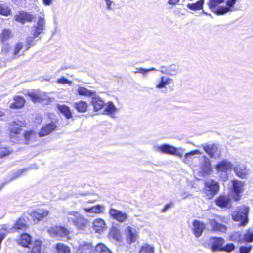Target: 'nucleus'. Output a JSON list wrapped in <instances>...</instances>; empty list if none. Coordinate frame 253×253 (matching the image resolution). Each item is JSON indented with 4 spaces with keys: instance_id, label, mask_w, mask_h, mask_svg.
<instances>
[{
    "instance_id": "1",
    "label": "nucleus",
    "mask_w": 253,
    "mask_h": 253,
    "mask_svg": "<svg viewBox=\"0 0 253 253\" xmlns=\"http://www.w3.org/2000/svg\"><path fill=\"white\" fill-rule=\"evenodd\" d=\"M236 0H209L207 5L212 12L217 15H222L231 11Z\"/></svg>"
},
{
    "instance_id": "2",
    "label": "nucleus",
    "mask_w": 253,
    "mask_h": 253,
    "mask_svg": "<svg viewBox=\"0 0 253 253\" xmlns=\"http://www.w3.org/2000/svg\"><path fill=\"white\" fill-rule=\"evenodd\" d=\"M65 219L73 225L78 230H84L88 225V221L77 211H68L65 213Z\"/></svg>"
},
{
    "instance_id": "3",
    "label": "nucleus",
    "mask_w": 253,
    "mask_h": 253,
    "mask_svg": "<svg viewBox=\"0 0 253 253\" xmlns=\"http://www.w3.org/2000/svg\"><path fill=\"white\" fill-rule=\"evenodd\" d=\"M14 36L13 33L10 28H4L0 33V45L1 46V53L5 55H8L11 48L7 42Z\"/></svg>"
},
{
    "instance_id": "4",
    "label": "nucleus",
    "mask_w": 253,
    "mask_h": 253,
    "mask_svg": "<svg viewBox=\"0 0 253 253\" xmlns=\"http://www.w3.org/2000/svg\"><path fill=\"white\" fill-rule=\"evenodd\" d=\"M249 209L248 207L245 206L237 208L236 210L232 212L231 214L233 220L240 222V226H245L248 222V213Z\"/></svg>"
},
{
    "instance_id": "5",
    "label": "nucleus",
    "mask_w": 253,
    "mask_h": 253,
    "mask_svg": "<svg viewBox=\"0 0 253 253\" xmlns=\"http://www.w3.org/2000/svg\"><path fill=\"white\" fill-rule=\"evenodd\" d=\"M156 151L161 153L175 155L181 157L185 152V149L181 148H176L167 144L158 145L154 147Z\"/></svg>"
},
{
    "instance_id": "6",
    "label": "nucleus",
    "mask_w": 253,
    "mask_h": 253,
    "mask_svg": "<svg viewBox=\"0 0 253 253\" xmlns=\"http://www.w3.org/2000/svg\"><path fill=\"white\" fill-rule=\"evenodd\" d=\"M232 185L234 193L233 195V199L235 201H238L240 199L242 194L244 191L245 183L238 180H233L232 181Z\"/></svg>"
},
{
    "instance_id": "7",
    "label": "nucleus",
    "mask_w": 253,
    "mask_h": 253,
    "mask_svg": "<svg viewBox=\"0 0 253 253\" xmlns=\"http://www.w3.org/2000/svg\"><path fill=\"white\" fill-rule=\"evenodd\" d=\"M26 96L29 97L34 103H42L49 99L45 92H42L38 90L27 92Z\"/></svg>"
},
{
    "instance_id": "8",
    "label": "nucleus",
    "mask_w": 253,
    "mask_h": 253,
    "mask_svg": "<svg viewBox=\"0 0 253 253\" xmlns=\"http://www.w3.org/2000/svg\"><path fill=\"white\" fill-rule=\"evenodd\" d=\"M219 185L217 182L210 179L205 182V193L208 198H212L218 191Z\"/></svg>"
},
{
    "instance_id": "9",
    "label": "nucleus",
    "mask_w": 253,
    "mask_h": 253,
    "mask_svg": "<svg viewBox=\"0 0 253 253\" xmlns=\"http://www.w3.org/2000/svg\"><path fill=\"white\" fill-rule=\"evenodd\" d=\"M224 242V239L221 237H213L209 239L208 246L213 252L222 251Z\"/></svg>"
},
{
    "instance_id": "10",
    "label": "nucleus",
    "mask_w": 253,
    "mask_h": 253,
    "mask_svg": "<svg viewBox=\"0 0 253 253\" xmlns=\"http://www.w3.org/2000/svg\"><path fill=\"white\" fill-rule=\"evenodd\" d=\"M35 18V16L30 13L21 11L15 16V20L20 23L24 24L26 22H32Z\"/></svg>"
},
{
    "instance_id": "11",
    "label": "nucleus",
    "mask_w": 253,
    "mask_h": 253,
    "mask_svg": "<svg viewBox=\"0 0 253 253\" xmlns=\"http://www.w3.org/2000/svg\"><path fill=\"white\" fill-rule=\"evenodd\" d=\"M109 214L114 219L120 222H125L128 218V216L125 212L114 208L110 209Z\"/></svg>"
},
{
    "instance_id": "12",
    "label": "nucleus",
    "mask_w": 253,
    "mask_h": 253,
    "mask_svg": "<svg viewBox=\"0 0 253 253\" xmlns=\"http://www.w3.org/2000/svg\"><path fill=\"white\" fill-rule=\"evenodd\" d=\"M45 25L44 19L39 17L36 24L33 26V36L34 38L38 37L44 30Z\"/></svg>"
},
{
    "instance_id": "13",
    "label": "nucleus",
    "mask_w": 253,
    "mask_h": 253,
    "mask_svg": "<svg viewBox=\"0 0 253 253\" xmlns=\"http://www.w3.org/2000/svg\"><path fill=\"white\" fill-rule=\"evenodd\" d=\"M202 147L206 153L211 158L219 157L220 155L218 153V148L215 144H209L207 143L202 145Z\"/></svg>"
},
{
    "instance_id": "14",
    "label": "nucleus",
    "mask_w": 253,
    "mask_h": 253,
    "mask_svg": "<svg viewBox=\"0 0 253 253\" xmlns=\"http://www.w3.org/2000/svg\"><path fill=\"white\" fill-rule=\"evenodd\" d=\"M125 231L127 242L129 244L135 242L137 240L138 234L136 228L128 226Z\"/></svg>"
},
{
    "instance_id": "15",
    "label": "nucleus",
    "mask_w": 253,
    "mask_h": 253,
    "mask_svg": "<svg viewBox=\"0 0 253 253\" xmlns=\"http://www.w3.org/2000/svg\"><path fill=\"white\" fill-rule=\"evenodd\" d=\"M23 48V43L22 42H16L13 46L12 51L10 52V59L15 60L19 58L22 54H20V51Z\"/></svg>"
},
{
    "instance_id": "16",
    "label": "nucleus",
    "mask_w": 253,
    "mask_h": 253,
    "mask_svg": "<svg viewBox=\"0 0 253 253\" xmlns=\"http://www.w3.org/2000/svg\"><path fill=\"white\" fill-rule=\"evenodd\" d=\"M193 233L195 236L198 238L201 236L203 230L206 228L205 224L203 222L197 220H195L193 223Z\"/></svg>"
},
{
    "instance_id": "17",
    "label": "nucleus",
    "mask_w": 253,
    "mask_h": 253,
    "mask_svg": "<svg viewBox=\"0 0 253 253\" xmlns=\"http://www.w3.org/2000/svg\"><path fill=\"white\" fill-rule=\"evenodd\" d=\"M48 211L46 209H38L31 213V216L34 219L39 221L42 220L48 215Z\"/></svg>"
},
{
    "instance_id": "18",
    "label": "nucleus",
    "mask_w": 253,
    "mask_h": 253,
    "mask_svg": "<svg viewBox=\"0 0 253 253\" xmlns=\"http://www.w3.org/2000/svg\"><path fill=\"white\" fill-rule=\"evenodd\" d=\"M27 228L25 220L23 219H19L16 222L14 227L13 228L7 229L6 225H3L2 229L8 232H13L17 230H24Z\"/></svg>"
},
{
    "instance_id": "19",
    "label": "nucleus",
    "mask_w": 253,
    "mask_h": 253,
    "mask_svg": "<svg viewBox=\"0 0 253 253\" xmlns=\"http://www.w3.org/2000/svg\"><path fill=\"white\" fill-rule=\"evenodd\" d=\"M233 168V164L228 160H223L219 162L216 166L218 171L225 172L231 170Z\"/></svg>"
},
{
    "instance_id": "20",
    "label": "nucleus",
    "mask_w": 253,
    "mask_h": 253,
    "mask_svg": "<svg viewBox=\"0 0 253 253\" xmlns=\"http://www.w3.org/2000/svg\"><path fill=\"white\" fill-rule=\"evenodd\" d=\"M26 103L25 99L21 96H15L13 97V102L10 104L9 107L13 109L23 108Z\"/></svg>"
},
{
    "instance_id": "21",
    "label": "nucleus",
    "mask_w": 253,
    "mask_h": 253,
    "mask_svg": "<svg viewBox=\"0 0 253 253\" xmlns=\"http://www.w3.org/2000/svg\"><path fill=\"white\" fill-rule=\"evenodd\" d=\"M209 224L211 227L213 231L224 233L227 230L225 225L219 223L215 219H209Z\"/></svg>"
},
{
    "instance_id": "22",
    "label": "nucleus",
    "mask_w": 253,
    "mask_h": 253,
    "mask_svg": "<svg viewBox=\"0 0 253 253\" xmlns=\"http://www.w3.org/2000/svg\"><path fill=\"white\" fill-rule=\"evenodd\" d=\"M93 228L96 232H103L106 229L105 221L102 219H96L93 222Z\"/></svg>"
},
{
    "instance_id": "23",
    "label": "nucleus",
    "mask_w": 253,
    "mask_h": 253,
    "mask_svg": "<svg viewBox=\"0 0 253 253\" xmlns=\"http://www.w3.org/2000/svg\"><path fill=\"white\" fill-rule=\"evenodd\" d=\"M77 253H96L95 248L90 243L81 244L77 251Z\"/></svg>"
},
{
    "instance_id": "24",
    "label": "nucleus",
    "mask_w": 253,
    "mask_h": 253,
    "mask_svg": "<svg viewBox=\"0 0 253 253\" xmlns=\"http://www.w3.org/2000/svg\"><path fill=\"white\" fill-rule=\"evenodd\" d=\"M233 170L236 175L240 178H245L249 171L244 166H236L233 167Z\"/></svg>"
},
{
    "instance_id": "25",
    "label": "nucleus",
    "mask_w": 253,
    "mask_h": 253,
    "mask_svg": "<svg viewBox=\"0 0 253 253\" xmlns=\"http://www.w3.org/2000/svg\"><path fill=\"white\" fill-rule=\"evenodd\" d=\"M73 106L78 112L84 113L88 110L89 104L85 101L80 100L75 102Z\"/></svg>"
},
{
    "instance_id": "26",
    "label": "nucleus",
    "mask_w": 253,
    "mask_h": 253,
    "mask_svg": "<svg viewBox=\"0 0 253 253\" xmlns=\"http://www.w3.org/2000/svg\"><path fill=\"white\" fill-rule=\"evenodd\" d=\"M86 213H102L104 210L105 207L103 205H97L95 206L91 207L90 208H83Z\"/></svg>"
},
{
    "instance_id": "27",
    "label": "nucleus",
    "mask_w": 253,
    "mask_h": 253,
    "mask_svg": "<svg viewBox=\"0 0 253 253\" xmlns=\"http://www.w3.org/2000/svg\"><path fill=\"white\" fill-rule=\"evenodd\" d=\"M31 236L26 233L21 235L20 239L17 241V243L24 247H29V245L31 244Z\"/></svg>"
},
{
    "instance_id": "28",
    "label": "nucleus",
    "mask_w": 253,
    "mask_h": 253,
    "mask_svg": "<svg viewBox=\"0 0 253 253\" xmlns=\"http://www.w3.org/2000/svg\"><path fill=\"white\" fill-rule=\"evenodd\" d=\"M230 199L228 196L221 195L215 201L216 204L221 208H225L228 206L230 204Z\"/></svg>"
},
{
    "instance_id": "29",
    "label": "nucleus",
    "mask_w": 253,
    "mask_h": 253,
    "mask_svg": "<svg viewBox=\"0 0 253 253\" xmlns=\"http://www.w3.org/2000/svg\"><path fill=\"white\" fill-rule=\"evenodd\" d=\"M91 104L95 111H99L105 106L104 101L99 97H93L91 100Z\"/></svg>"
},
{
    "instance_id": "30",
    "label": "nucleus",
    "mask_w": 253,
    "mask_h": 253,
    "mask_svg": "<svg viewBox=\"0 0 253 253\" xmlns=\"http://www.w3.org/2000/svg\"><path fill=\"white\" fill-rule=\"evenodd\" d=\"M57 108L58 110L65 117L66 119L72 118V115L70 108L66 105H57Z\"/></svg>"
},
{
    "instance_id": "31",
    "label": "nucleus",
    "mask_w": 253,
    "mask_h": 253,
    "mask_svg": "<svg viewBox=\"0 0 253 253\" xmlns=\"http://www.w3.org/2000/svg\"><path fill=\"white\" fill-rule=\"evenodd\" d=\"M204 3V0H199L195 3L187 4V7L191 10H200L203 9Z\"/></svg>"
},
{
    "instance_id": "32",
    "label": "nucleus",
    "mask_w": 253,
    "mask_h": 253,
    "mask_svg": "<svg viewBox=\"0 0 253 253\" xmlns=\"http://www.w3.org/2000/svg\"><path fill=\"white\" fill-rule=\"evenodd\" d=\"M38 135L33 131L30 130L25 133L24 135V141L25 143L28 144L30 142L34 141L36 140Z\"/></svg>"
},
{
    "instance_id": "33",
    "label": "nucleus",
    "mask_w": 253,
    "mask_h": 253,
    "mask_svg": "<svg viewBox=\"0 0 253 253\" xmlns=\"http://www.w3.org/2000/svg\"><path fill=\"white\" fill-rule=\"evenodd\" d=\"M77 92L78 95L85 97H91L95 93L94 92L83 86H79L77 90Z\"/></svg>"
},
{
    "instance_id": "34",
    "label": "nucleus",
    "mask_w": 253,
    "mask_h": 253,
    "mask_svg": "<svg viewBox=\"0 0 253 253\" xmlns=\"http://www.w3.org/2000/svg\"><path fill=\"white\" fill-rule=\"evenodd\" d=\"M202 170L205 173H209L212 170L211 166L210 160L204 157V162L201 166Z\"/></svg>"
},
{
    "instance_id": "35",
    "label": "nucleus",
    "mask_w": 253,
    "mask_h": 253,
    "mask_svg": "<svg viewBox=\"0 0 253 253\" xmlns=\"http://www.w3.org/2000/svg\"><path fill=\"white\" fill-rule=\"evenodd\" d=\"M172 79L167 78L164 76L161 77L160 82L156 85V87L158 88H162L166 87V85L170 84Z\"/></svg>"
},
{
    "instance_id": "36",
    "label": "nucleus",
    "mask_w": 253,
    "mask_h": 253,
    "mask_svg": "<svg viewBox=\"0 0 253 253\" xmlns=\"http://www.w3.org/2000/svg\"><path fill=\"white\" fill-rule=\"evenodd\" d=\"M56 249L58 253H70L69 247L61 243L57 244Z\"/></svg>"
},
{
    "instance_id": "37",
    "label": "nucleus",
    "mask_w": 253,
    "mask_h": 253,
    "mask_svg": "<svg viewBox=\"0 0 253 253\" xmlns=\"http://www.w3.org/2000/svg\"><path fill=\"white\" fill-rule=\"evenodd\" d=\"M96 253H111V251L102 244H98L95 247Z\"/></svg>"
},
{
    "instance_id": "38",
    "label": "nucleus",
    "mask_w": 253,
    "mask_h": 253,
    "mask_svg": "<svg viewBox=\"0 0 253 253\" xmlns=\"http://www.w3.org/2000/svg\"><path fill=\"white\" fill-rule=\"evenodd\" d=\"M109 235L117 241H120L122 238L120 231L116 228L113 229L110 231Z\"/></svg>"
},
{
    "instance_id": "39",
    "label": "nucleus",
    "mask_w": 253,
    "mask_h": 253,
    "mask_svg": "<svg viewBox=\"0 0 253 253\" xmlns=\"http://www.w3.org/2000/svg\"><path fill=\"white\" fill-rule=\"evenodd\" d=\"M201 154V152L198 150H193L189 153H187L184 155L183 161L185 163H188L189 162L193 156Z\"/></svg>"
},
{
    "instance_id": "40",
    "label": "nucleus",
    "mask_w": 253,
    "mask_h": 253,
    "mask_svg": "<svg viewBox=\"0 0 253 253\" xmlns=\"http://www.w3.org/2000/svg\"><path fill=\"white\" fill-rule=\"evenodd\" d=\"M243 242H252L253 241V231L248 230L243 235Z\"/></svg>"
},
{
    "instance_id": "41",
    "label": "nucleus",
    "mask_w": 253,
    "mask_h": 253,
    "mask_svg": "<svg viewBox=\"0 0 253 253\" xmlns=\"http://www.w3.org/2000/svg\"><path fill=\"white\" fill-rule=\"evenodd\" d=\"M56 127H42L39 133V136L42 137L47 135L53 131Z\"/></svg>"
},
{
    "instance_id": "42",
    "label": "nucleus",
    "mask_w": 253,
    "mask_h": 253,
    "mask_svg": "<svg viewBox=\"0 0 253 253\" xmlns=\"http://www.w3.org/2000/svg\"><path fill=\"white\" fill-rule=\"evenodd\" d=\"M42 242L39 240L35 241L30 253H41Z\"/></svg>"
},
{
    "instance_id": "43",
    "label": "nucleus",
    "mask_w": 253,
    "mask_h": 253,
    "mask_svg": "<svg viewBox=\"0 0 253 253\" xmlns=\"http://www.w3.org/2000/svg\"><path fill=\"white\" fill-rule=\"evenodd\" d=\"M11 13V9L7 6L0 4V14L3 16H8Z\"/></svg>"
},
{
    "instance_id": "44",
    "label": "nucleus",
    "mask_w": 253,
    "mask_h": 253,
    "mask_svg": "<svg viewBox=\"0 0 253 253\" xmlns=\"http://www.w3.org/2000/svg\"><path fill=\"white\" fill-rule=\"evenodd\" d=\"M230 238L231 240L236 241L238 242H243V235L239 232H235L232 233Z\"/></svg>"
},
{
    "instance_id": "45",
    "label": "nucleus",
    "mask_w": 253,
    "mask_h": 253,
    "mask_svg": "<svg viewBox=\"0 0 253 253\" xmlns=\"http://www.w3.org/2000/svg\"><path fill=\"white\" fill-rule=\"evenodd\" d=\"M69 231L65 227L62 226H58L57 237H66L69 235Z\"/></svg>"
},
{
    "instance_id": "46",
    "label": "nucleus",
    "mask_w": 253,
    "mask_h": 253,
    "mask_svg": "<svg viewBox=\"0 0 253 253\" xmlns=\"http://www.w3.org/2000/svg\"><path fill=\"white\" fill-rule=\"evenodd\" d=\"M139 253H154L153 248L147 244L142 246Z\"/></svg>"
},
{
    "instance_id": "47",
    "label": "nucleus",
    "mask_w": 253,
    "mask_h": 253,
    "mask_svg": "<svg viewBox=\"0 0 253 253\" xmlns=\"http://www.w3.org/2000/svg\"><path fill=\"white\" fill-rule=\"evenodd\" d=\"M34 37H28L26 40V48L25 50H28L31 46L35 45L34 43Z\"/></svg>"
},
{
    "instance_id": "48",
    "label": "nucleus",
    "mask_w": 253,
    "mask_h": 253,
    "mask_svg": "<svg viewBox=\"0 0 253 253\" xmlns=\"http://www.w3.org/2000/svg\"><path fill=\"white\" fill-rule=\"evenodd\" d=\"M29 168H25L22 169H19L16 172H15L13 175L11 179V180H13L20 176H21L22 174H23L24 173L27 172L28 170L29 169Z\"/></svg>"
},
{
    "instance_id": "49",
    "label": "nucleus",
    "mask_w": 253,
    "mask_h": 253,
    "mask_svg": "<svg viewBox=\"0 0 253 253\" xmlns=\"http://www.w3.org/2000/svg\"><path fill=\"white\" fill-rule=\"evenodd\" d=\"M58 226L51 227L49 228L47 231L51 237H57Z\"/></svg>"
},
{
    "instance_id": "50",
    "label": "nucleus",
    "mask_w": 253,
    "mask_h": 253,
    "mask_svg": "<svg viewBox=\"0 0 253 253\" xmlns=\"http://www.w3.org/2000/svg\"><path fill=\"white\" fill-rule=\"evenodd\" d=\"M10 151L6 147H2L0 145V158H3L8 154H9Z\"/></svg>"
},
{
    "instance_id": "51",
    "label": "nucleus",
    "mask_w": 253,
    "mask_h": 253,
    "mask_svg": "<svg viewBox=\"0 0 253 253\" xmlns=\"http://www.w3.org/2000/svg\"><path fill=\"white\" fill-rule=\"evenodd\" d=\"M21 130L20 127H13L10 130V137L11 138L16 137L20 134Z\"/></svg>"
},
{
    "instance_id": "52",
    "label": "nucleus",
    "mask_w": 253,
    "mask_h": 253,
    "mask_svg": "<svg viewBox=\"0 0 253 253\" xmlns=\"http://www.w3.org/2000/svg\"><path fill=\"white\" fill-rule=\"evenodd\" d=\"M56 83L58 84H68L69 85H71L72 84V81L69 80L67 78L62 77L56 80Z\"/></svg>"
},
{
    "instance_id": "53",
    "label": "nucleus",
    "mask_w": 253,
    "mask_h": 253,
    "mask_svg": "<svg viewBox=\"0 0 253 253\" xmlns=\"http://www.w3.org/2000/svg\"><path fill=\"white\" fill-rule=\"evenodd\" d=\"M235 246L233 244H227L225 246L222 247V251H226L227 252H230L235 249Z\"/></svg>"
},
{
    "instance_id": "54",
    "label": "nucleus",
    "mask_w": 253,
    "mask_h": 253,
    "mask_svg": "<svg viewBox=\"0 0 253 253\" xmlns=\"http://www.w3.org/2000/svg\"><path fill=\"white\" fill-rule=\"evenodd\" d=\"M252 249L251 246H242L240 248V253H249Z\"/></svg>"
},
{
    "instance_id": "55",
    "label": "nucleus",
    "mask_w": 253,
    "mask_h": 253,
    "mask_svg": "<svg viewBox=\"0 0 253 253\" xmlns=\"http://www.w3.org/2000/svg\"><path fill=\"white\" fill-rule=\"evenodd\" d=\"M115 110V107L112 103L109 104L105 109V111L109 113H112L114 112Z\"/></svg>"
},
{
    "instance_id": "56",
    "label": "nucleus",
    "mask_w": 253,
    "mask_h": 253,
    "mask_svg": "<svg viewBox=\"0 0 253 253\" xmlns=\"http://www.w3.org/2000/svg\"><path fill=\"white\" fill-rule=\"evenodd\" d=\"M173 206L172 203H170L167 204L163 209H162L161 211L162 212H165L171 208Z\"/></svg>"
},
{
    "instance_id": "57",
    "label": "nucleus",
    "mask_w": 253,
    "mask_h": 253,
    "mask_svg": "<svg viewBox=\"0 0 253 253\" xmlns=\"http://www.w3.org/2000/svg\"><path fill=\"white\" fill-rule=\"evenodd\" d=\"M149 71V70L148 69H145L142 68H139L137 69V71H136V73H141L143 74H145Z\"/></svg>"
},
{
    "instance_id": "58",
    "label": "nucleus",
    "mask_w": 253,
    "mask_h": 253,
    "mask_svg": "<svg viewBox=\"0 0 253 253\" xmlns=\"http://www.w3.org/2000/svg\"><path fill=\"white\" fill-rule=\"evenodd\" d=\"M179 1L180 0H169L168 2L170 5H174L178 3Z\"/></svg>"
},
{
    "instance_id": "59",
    "label": "nucleus",
    "mask_w": 253,
    "mask_h": 253,
    "mask_svg": "<svg viewBox=\"0 0 253 253\" xmlns=\"http://www.w3.org/2000/svg\"><path fill=\"white\" fill-rule=\"evenodd\" d=\"M190 195L188 194L187 192H183L181 194V198L182 199H185L188 198Z\"/></svg>"
},
{
    "instance_id": "60",
    "label": "nucleus",
    "mask_w": 253,
    "mask_h": 253,
    "mask_svg": "<svg viewBox=\"0 0 253 253\" xmlns=\"http://www.w3.org/2000/svg\"><path fill=\"white\" fill-rule=\"evenodd\" d=\"M53 0H42V3L45 5H50L51 4Z\"/></svg>"
},
{
    "instance_id": "61",
    "label": "nucleus",
    "mask_w": 253,
    "mask_h": 253,
    "mask_svg": "<svg viewBox=\"0 0 253 253\" xmlns=\"http://www.w3.org/2000/svg\"><path fill=\"white\" fill-rule=\"evenodd\" d=\"M106 2V4H107V8L108 9H110L111 8V4H112V1L110 0H105Z\"/></svg>"
},
{
    "instance_id": "62",
    "label": "nucleus",
    "mask_w": 253,
    "mask_h": 253,
    "mask_svg": "<svg viewBox=\"0 0 253 253\" xmlns=\"http://www.w3.org/2000/svg\"><path fill=\"white\" fill-rule=\"evenodd\" d=\"M35 120L37 122V123H40L42 121V118L40 116H36L35 118Z\"/></svg>"
},
{
    "instance_id": "63",
    "label": "nucleus",
    "mask_w": 253,
    "mask_h": 253,
    "mask_svg": "<svg viewBox=\"0 0 253 253\" xmlns=\"http://www.w3.org/2000/svg\"><path fill=\"white\" fill-rule=\"evenodd\" d=\"M218 218L219 219V220H220V221L224 222V223H226V220H227V219L224 217H218Z\"/></svg>"
},
{
    "instance_id": "64",
    "label": "nucleus",
    "mask_w": 253,
    "mask_h": 253,
    "mask_svg": "<svg viewBox=\"0 0 253 253\" xmlns=\"http://www.w3.org/2000/svg\"><path fill=\"white\" fill-rule=\"evenodd\" d=\"M45 126H48V127H49V126H55L54 125H52V124H48Z\"/></svg>"
}]
</instances>
